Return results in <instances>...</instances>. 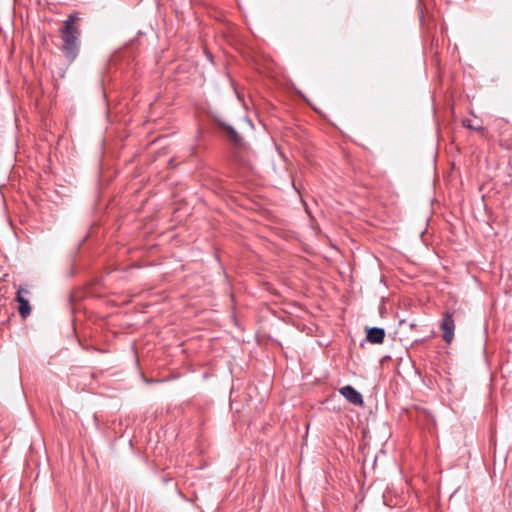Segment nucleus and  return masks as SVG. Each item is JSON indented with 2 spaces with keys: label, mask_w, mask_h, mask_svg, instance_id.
<instances>
[{
  "label": "nucleus",
  "mask_w": 512,
  "mask_h": 512,
  "mask_svg": "<svg viewBox=\"0 0 512 512\" xmlns=\"http://www.w3.org/2000/svg\"><path fill=\"white\" fill-rule=\"evenodd\" d=\"M77 15L70 14L64 21L63 27L60 29L62 40V52L69 62H73L79 53L80 47V28L76 24Z\"/></svg>",
  "instance_id": "obj_1"
},
{
  "label": "nucleus",
  "mask_w": 512,
  "mask_h": 512,
  "mask_svg": "<svg viewBox=\"0 0 512 512\" xmlns=\"http://www.w3.org/2000/svg\"><path fill=\"white\" fill-rule=\"evenodd\" d=\"M214 121L216 122L217 126L225 133V136L229 142L235 146L243 145V138L239 135L233 126L227 124L219 117H215Z\"/></svg>",
  "instance_id": "obj_2"
},
{
  "label": "nucleus",
  "mask_w": 512,
  "mask_h": 512,
  "mask_svg": "<svg viewBox=\"0 0 512 512\" xmlns=\"http://www.w3.org/2000/svg\"><path fill=\"white\" fill-rule=\"evenodd\" d=\"M441 329L443 330V339L446 343H451L454 338L455 322L453 314L446 312L441 322Z\"/></svg>",
  "instance_id": "obj_3"
},
{
  "label": "nucleus",
  "mask_w": 512,
  "mask_h": 512,
  "mask_svg": "<svg viewBox=\"0 0 512 512\" xmlns=\"http://www.w3.org/2000/svg\"><path fill=\"white\" fill-rule=\"evenodd\" d=\"M340 394L351 404L355 406H363L364 400L362 394L353 386L346 385L340 388Z\"/></svg>",
  "instance_id": "obj_4"
},
{
  "label": "nucleus",
  "mask_w": 512,
  "mask_h": 512,
  "mask_svg": "<svg viewBox=\"0 0 512 512\" xmlns=\"http://www.w3.org/2000/svg\"><path fill=\"white\" fill-rule=\"evenodd\" d=\"M29 291L25 288L20 287L16 293V301L19 303V313L23 318H27L31 313V307L26 295Z\"/></svg>",
  "instance_id": "obj_5"
},
{
  "label": "nucleus",
  "mask_w": 512,
  "mask_h": 512,
  "mask_svg": "<svg viewBox=\"0 0 512 512\" xmlns=\"http://www.w3.org/2000/svg\"><path fill=\"white\" fill-rule=\"evenodd\" d=\"M367 340L373 344H381L385 338V330L379 327H372L367 330Z\"/></svg>",
  "instance_id": "obj_6"
},
{
  "label": "nucleus",
  "mask_w": 512,
  "mask_h": 512,
  "mask_svg": "<svg viewBox=\"0 0 512 512\" xmlns=\"http://www.w3.org/2000/svg\"><path fill=\"white\" fill-rule=\"evenodd\" d=\"M462 125H463V127L467 128V129L474 130V131H477V132H483L484 131V127L483 126L473 124L472 120H470V119H464L462 121Z\"/></svg>",
  "instance_id": "obj_7"
}]
</instances>
